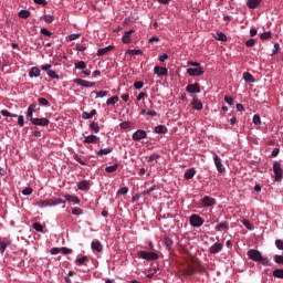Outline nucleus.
I'll return each mask as SVG.
<instances>
[{"label":"nucleus","mask_w":283,"mask_h":283,"mask_svg":"<svg viewBox=\"0 0 283 283\" xmlns=\"http://www.w3.org/2000/svg\"><path fill=\"white\" fill-rule=\"evenodd\" d=\"M243 80L245 83H255V77H253V75L249 72L243 73Z\"/></svg>","instance_id":"bb28decb"},{"label":"nucleus","mask_w":283,"mask_h":283,"mask_svg":"<svg viewBox=\"0 0 283 283\" xmlns=\"http://www.w3.org/2000/svg\"><path fill=\"white\" fill-rule=\"evenodd\" d=\"M224 101H226V103H228V105H233V103H234V99H233V97H231V96H224Z\"/></svg>","instance_id":"774afa93"},{"label":"nucleus","mask_w":283,"mask_h":283,"mask_svg":"<svg viewBox=\"0 0 283 283\" xmlns=\"http://www.w3.org/2000/svg\"><path fill=\"white\" fill-rule=\"evenodd\" d=\"M90 129L94 132V134H98L101 132V127L98 126V123L92 122L90 124Z\"/></svg>","instance_id":"2f4dec72"},{"label":"nucleus","mask_w":283,"mask_h":283,"mask_svg":"<svg viewBox=\"0 0 283 283\" xmlns=\"http://www.w3.org/2000/svg\"><path fill=\"white\" fill-rule=\"evenodd\" d=\"M65 200L67 202H73V205H81V199L78 197L73 196V195H64Z\"/></svg>","instance_id":"aec40b11"},{"label":"nucleus","mask_w":283,"mask_h":283,"mask_svg":"<svg viewBox=\"0 0 283 283\" xmlns=\"http://www.w3.org/2000/svg\"><path fill=\"white\" fill-rule=\"evenodd\" d=\"M18 125H19L20 127H23V125H25V120H24L23 115H19V116H18Z\"/></svg>","instance_id":"680f3d73"},{"label":"nucleus","mask_w":283,"mask_h":283,"mask_svg":"<svg viewBox=\"0 0 283 283\" xmlns=\"http://www.w3.org/2000/svg\"><path fill=\"white\" fill-rule=\"evenodd\" d=\"M46 74H48V76H49L50 78H56V80L60 78L59 74H56V71H54V70H49V71L46 72Z\"/></svg>","instance_id":"79ce46f5"},{"label":"nucleus","mask_w":283,"mask_h":283,"mask_svg":"<svg viewBox=\"0 0 283 283\" xmlns=\"http://www.w3.org/2000/svg\"><path fill=\"white\" fill-rule=\"evenodd\" d=\"M30 10H21L19 13H18V17L20 19H30Z\"/></svg>","instance_id":"72a5a7b5"},{"label":"nucleus","mask_w":283,"mask_h":283,"mask_svg":"<svg viewBox=\"0 0 283 283\" xmlns=\"http://www.w3.org/2000/svg\"><path fill=\"white\" fill-rule=\"evenodd\" d=\"M190 224L191 227L200 228L205 224V219L198 214H192L190 217Z\"/></svg>","instance_id":"39448f33"},{"label":"nucleus","mask_w":283,"mask_h":283,"mask_svg":"<svg viewBox=\"0 0 283 283\" xmlns=\"http://www.w3.org/2000/svg\"><path fill=\"white\" fill-rule=\"evenodd\" d=\"M122 43H125V44L132 43V36L127 35V33H124L122 38Z\"/></svg>","instance_id":"de8ad7c7"},{"label":"nucleus","mask_w":283,"mask_h":283,"mask_svg":"<svg viewBox=\"0 0 283 283\" xmlns=\"http://www.w3.org/2000/svg\"><path fill=\"white\" fill-rule=\"evenodd\" d=\"M255 45V39H249L247 42H245V46L247 48H253Z\"/></svg>","instance_id":"bf43d9fd"},{"label":"nucleus","mask_w":283,"mask_h":283,"mask_svg":"<svg viewBox=\"0 0 283 283\" xmlns=\"http://www.w3.org/2000/svg\"><path fill=\"white\" fill-rule=\"evenodd\" d=\"M126 54H130L132 56H138L140 54H143V50L140 49H129L126 51Z\"/></svg>","instance_id":"7c9ffc66"},{"label":"nucleus","mask_w":283,"mask_h":283,"mask_svg":"<svg viewBox=\"0 0 283 283\" xmlns=\"http://www.w3.org/2000/svg\"><path fill=\"white\" fill-rule=\"evenodd\" d=\"M85 67H87V64H85L84 61H80V62L75 63L76 70H85Z\"/></svg>","instance_id":"c03bdc74"},{"label":"nucleus","mask_w":283,"mask_h":283,"mask_svg":"<svg viewBox=\"0 0 283 283\" xmlns=\"http://www.w3.org/2000/svg\"><path fill=\"white\" fill-rule=\"evenodd\" d=\"M185 275H188V276L196 275V269L191 268L186 270Z\"/></svg>","instance_id":"338daca9"},{"label":"nucleus","mask_w":283,"mask_h":283,"mask_svg":"<svg viewBox=\"0 0 283 283\" xmlns=\"http://www.w3.org/2000/svg\"><path fill=\"white\" fill-rule=\"evenodd\" d=\"M77 188L80 191H90V181L87 180H82L77 184Z\"/></svg>","instance_id":"6ab92c4d"},{"label":"nucleus","mask_w":283,"mask_h":283,"mask_svg":"<svg viewBox=\"0 0 283 283\" xmlns=\"http://www.w3.org/2000/svg\"><path fill=\"white\" fill-rule=\"evenodd\" d=\"M81 34L78 33H72L69 35V41H76V39H80Z\"/></svg>","instance_id":"052dcab7"},{"label":"nucleus","mask_w":283,"mask_h":283,"mask_svg":"<svg viewBox=\"0 0 283 283\" xmlns=\"http://www.w3.org/2000/svg\"><path fill=\"white\" fill-rule=\"evenodd\" d=\"M159 158H160V154L158 153H154L153 155H150L148 157V164L150 165V167H156V165H158Z\"/></svg>","instance_id":"4468645a"},{"label":"nucleus","mask_w":283,"mask_h":283,"mask_svg":"<svg viewBox=\"0 0 283 283\" xmlns=\"http://www.w3.org/2000/svg\"><path fill=\"white\" fill-rule=\"evenodd\" d=\"M11 244H12V241H10V240L0 241V253H1V255H3V253H6V249H8V247H10Z\"/></svg>","instance_id":"412c9836"},{"label":"nucleus","mask_w":283,"mask_h":283,"mask_svg":"<svg viewBox=\"0 0 283 283\" xmlns=\"http://www.w3.org/2000/svg\"><path fill=\"white\" fill-rule=\"evenodd\" d=\"M262 3V0H248L247 7L250 10H255V8H260V4Z\"/></svg>","instance_id":"a211bd4d"},{"label":"nucleus","mask_w":283,"mask_h":283,"mask_svg":"<svg viewBox=\"0 0 283 283\" xmlns=\"http://www.w3.org/2000/svg\"><path fill=\"white\" fill-rule=\"evenodd\" d=\"M154 74H157V76H167L169 74V70L163 66H155Z\"/></svg>","instance_id":"ddd939ff"},{"label":"nucleus","mask_w":283,"mask_h":283,"mask_svg":"<svg viewBox=\"0 0 283 283\" xmlns=\"http://www.w3.org/2000/svg\"><path fill=\"white\" fill-rule=\"evenodd\" d=\"M273 36V33L271 31H266L261 33L260 39L262 41H266L268 39H271Z\"/></svg>","instance_id":"e433bc0d"},{"label":"nucleus","mask_w":283,"mask_h":283,"mask_svg":"<svg viewBox=\"0 0 283 283\" xmlns=\"http://www.w3.org/2000/svg\"><path fill=\"white\" fill-rule=\"evenodd\" d=\"M213 160H214V166L217 168V171L219 174H224L227 169L224 168V165H222V159H220V156H218V154H214Z\"/></svg>","instance_id":"6e6552de"},{"label":"nucleus","mask_w":283,"mask_h":283,"mask_svg":"<svg viewBox=\"0 0 283 283\" xmlns=\"http://www.w3.org/2000/svg\"><path fill=\"white\" fill-rule=\"evenodd\" d=\"M36 109V104H31L29 107H28V111H27V118L28 120H30V123H32V119H34L35 117H33V114Z\"/></svg>","instance_id":"2eb2a0df"},{"label":"nucleus","mask_w":283,"mask_h":283,"mask_svg":"<svg viewBox=\"0 0 283 283\" xmlns=\"http://www.w3.org/2000/svg\"><path fill=\"white\" fill-rule=\"evenodd\" d=\"M222 249H224V244L220 242H216L209 248V253H211L212 255H216V253H220Z\"/></svg>","instance_id":"9d476101"},{"label":"nucleus","mask_w":283,"mask_h":283,"mask_svg":"<svg viewBox=\"0 0 283 283\" xmlns=\"http://www.w3.org/2000/svg\"><path fill=\"white\" fill-rule=\"evenodd\" d=\"M45 23H52L54 21V15L46 14L43 17Z\"/></svg>","instance_id":"6e6d98bb"},{"label":"nucleus","mask_w":283,"mask_h":283,"mask_svg":"<svg viewBox=\"0 0 283 283\" xmlns=\"http://www.w3.org/2000/svg\"><path fill=\"white\" fill-rule=\"evenodd\" d=\"M128 191H129V188H127V187H122V188L118 190V193H119L120 196H125V195L128 193Z\"/></svg>","instance_id":"69168bd1"},{"label":"nucleus","mask_w":283,"mask_h":283,"mask_svg":"<svg viewBox=\"0 0 283 283\" xmlns=\"http://www.w3.org/2000/svg\"><path fill=\"white\" fill-rule=\"evenodd\" d=\"M93 94H96V98H105V96H107L108 92L107 91H99V92L94 91Z\"/></svg>","instance_id":"a19ab883"},{"label":"nucleus","mask_w":283,"mask_h":283,"mask_svg":"<svg viewBox=\"0 0 283 283\" xmlns=\"http://www.w3.org/2000/svg\"><path fill=\"white\" fill-rule=\"evenodd\" d=\"M169 130L167 129V126L165 125H158L155 127V133L156 134H167Z\"/></svg>","instance_id":"c756f323"},{"label":"nucleus","mask_w":283,"mask_h":283,"mask_svg":"<svg viewBox=\"0 0 283 283\" xmlns=\"http://www.w3.org/2000/svg\"><path fill=\"white\" fill-rule=\"evenodd\" d=\"M39 105H42L43 107H48V105H50V101H48V98L44 97H40L38 99Z\"/></svg>","instance_id":"37998d69"},{"label":"nucleus","mask_w":283,"mask_h":283,"mask_svg":"<svg viewBox=\"0 0 283 283\" xmlns=\"http://www.w3.org/2000/svg\"><path fill=\"white\" fill-rule=\"evenodd\" d=\"M77 52H85L87 46L85 44H76Z\"/></svg>","instance_id":"e2e57ef3"},{"label":"nucleus","mask_w":283,"mask_h":283,"mask_svg":"<svg viewBox=\"0 0 283 283\" xmlns=\"http://www.w3.org/2000/svg\"><path fill=\"white\" fill-rule=\"evenodd\" d=\"M122 129H129V127H132V123L129 122H123L119 124Z\"/></svg>","instance_id":"4d7b16f0"},{"label":"nucleus","mask_w":283,"mask_h":283,"mask_svg":"<svg viewBox=\"0 0 283 283\" xmlns=\"http://www.w3.org/2000/svg\"><path fill=\"white\" fill-rule=\"evenodd\" d=\"M32 228L34 229V231H38L39 233H43V226L40 222H34L32 224Z\"/></svg>","instance_id":"58836bf2"},{"label":"nucleus","mask_w":283,"mask_h":283,"mask_svg":"<svg viewBox=\"0 0 283 283\" xmlns=\"http://www.w3.org/2000/svg\"><path fill=\"white\" fill-rule=\"evenodd\" d=\"M114 151V147L108 146L107 148L99 149L97 151L98 156H107V154H112Z\"/></svg>","instance_id":"b1692460"},{"label":"nucleus","mask_w":283,"mask_h":283,"mask_svg":"<svg viewBox=\"0 0 283 283\" xmlns=\"http://www.w3.org/2000/svg\"><path fill=\"white\" fill-rule=\"evenodd\" d=\"M277 52H280V43H274V49L271 53V56H275V54H277Z\"/></svg>","instance_id":"13d9d810"},{"label":"nucleus","mask_w":283,"mask_h":283,"mask_svg":"<svg viewBox=\"0 0 283 283\" xmlns=\"http://www.w3.org/2000/svg\"><path fill=\"white\" fill-rule=\"evenodd\" d=\"M97 140H99L98 136L96 135H88L83 139V143L85 145H92L94 143H97Z\"/></svg>","instance_id":"f3484780"},{"label":"nucleus","mask_w":283,"mask_h":283,"mask_svg":"<svg viewBox=\"0 0 283 283\" xmlns=\"http://www.w3.org/2000/svg\"><path fill=\"white\" fill-rule=\"evenodd\" d=\"M74 83L76 85H81L82 87H94V85H96V82H90L83 78H75Z\"/></svg>","instance_id":"9b49d317"},{"label":"nucleus","mask_w":283,"mask_h":283,"mask_svg":"<svg viewBox=\"0 0 283 283\" xmlns=\"http://www.w3.org/2000/svg\"><path fill=\"white\" fill-rule=\"evenodd\" d=\"M41 34H43L44 36H52V32L50 30H48L46 28H42L40 30Z\"/></svg>","instance_id":"5fc2aeb1"},{"label":"nucleus","mask_w":283,"mask_h":283,"mask_svg":"<svg viewBox=\"0 0 283 283\" xmlns=\"http://www.w3.org/2000/svg\"><path fill=\"white\" fill-rule=\"evenodd\" d=\"M275 247H276V249H279V251H283V241H282V239H277L275 241Z\"/></svg>","instance_id":"603ef678"},{"label":"nucleus","mask_w":283,"mask_h":283,"mask_svg":"<svg viewBox=\"0 0 283 283\" xmlns=\"http://www.w3.org/2000/svg\"><path fill=\"white\" fill-rule=\"evenodd\" d=\"M248 258L252 260V262H261L263 266H271V262L269 258L262 256V252L255 249H251L247 253Z\"/></svg>","instance_id":"f257e3e1"},{"label":"nucleus","mask_w":283,"mask_h":283,"mask_svg":"<svg viewBox=\"0 0 283 283\" xmlns=\"http://www.w3.org/2000/svg\"><path fill=\"white\" fill-rule=\"evenodd\" d=\"M186 92H188V94H200V84L198 83L189 84L186 87Z\"/></svg>","instance_id":"f8f14e48"},{"label":"nucleus","mask_w":283,"mask_h":283,"mask_svg":"<svg viewBox=\"0 0 283 283\" xmlns=\"http://www.w3.org/2000/svg\"><path fill=\"white\" fill-rule=\"evenodd\" d=\"M72 214H73V216H83V209H81V208H74V209L72 210Z\"/></svg>","instance_id":"864d4df0"},{"label":"nucleus","mask_w":283,"mask_h":283,"mask_svg":"<svg viewBox=\"0 0 283 283\" xmlns=\"http://www.w3.org/2000/svg\"><path fill=\"white\" fill-rule=\"evenodd\" d=\"M188 76H202L205 69L202 66L187 69Z\"/></svg>","instance_id":"423d86ee"},{"label":"nucleus","mask_w":283,"mask_h":283,"mask_svg":"<svg viewBox=\"0 0 283 283\" xmlns=\"http://www.w3.org/2000/svg\"><path fill=\"white\" fill-rule=\"evenodd\" d=\"M272 274H273V277L283 280V269H275Z\"/></svg>","instance_id":"f704fd0d"},{"label":"nucleus","mask_w":283,"mask_h":283,"mask_svg":"<svg viewBox=\"0 0 283 283\" xmlns=\"http://www.w3.org/2000/svg\"><path fill=\"white\" fill-rule=\"evenodd\" d=\"M31 124L35 125L38 127H48V125H50V119L42 117V118H34L31 119Z\"/></svg>","instance_id":"1a4fd4ad"},{"label":"nucleus","mask_w":283,"mask_h":283,"mask_svg":"<svg viewBox=\"0 0 283 283\" xmlns=\"http://www.w3.org/2000/svg\"><path fill=\"white\" fill-rule=\"evenodd\" d=\"M274 262H275L276 264H283V255L275 254V255H274Z\"/></svg>","instance_id":"3c124183"},{"label":"nucleus","mask_w":283,"mask_h":283,"mask_svg":"<svg viewBox=\"0 0 283 283\" xmlns=\"http://www.w3.org/2000/svg\"><path fill=\"white\" fill-rule=\"evenodd\" d=\"M138 258H140V260H147L148 262H156V260H158V253L139 251Z\"/></svg>","instance_id":"7ed1b4c3"},{"label":"nucleus","mask_w":283,"mask_h":283,"mask_svg":"<svg viewBox=\"0 0 283 283\" xmlns=\"http://www.w3.org/2000/svg\"><path fill=\"white\" fill-rule=\"evenodd\" d=\"M57 205H65V200L62 198H51L38 202V207H40V209H45V207H56Z\"/></svg>","instance_id":"f03ea898"},{"label":"nucleus","mask_w":283,"mask_h":283,"mask_svg":"<svg viewBox=\"0 0 283 283\" xmlns=\"http://www.w3.org/2000/svg\"><path fill=\"white\" fill-rule=\"evenodd\" d=\"M253 124L254 125H256V126H260V125H262V119L260 118V115H258V114H255L254 116H253Z\"/></svg>","instance_id":"a18cd8bd"},{"label":"nucleus","mask_w":283,"mask_h":283,"mask_svg":"<svg viewBox=\"0 0 283 283\" xmlns=\"http://www.w3.org/2000/svg\"><path fill=\"white\" fill-rule=\"evenodd\" d=\"M242 224H243V227L249 229V231H251L253 229V226H251V222L249 220H247V219L242 220Z\"/></svg>","instance_id":"8fccbe9b"},{"label":"nucleus","mask_w":283,"mask_h":283,"mask_svg":"<svg viewBox=\"0 0 283 283\" xmlns=\"http://www.w3.org/2000/svg\"><path fill=\"white\" fill-rule=\"evenodd\" d=\"M132 138L133 140H135V143L145 140V138H147V132L143 129H137L135 133H133Z\"/></svg>","instance_id":"0eeeda50"},{"label":"nucleus","mask_w":283,"mask_h":283,"mask_svg":"<svg viewBox=\"0 0 283 283\" xmlns=\"http://www.w3.org/2000/svg\"><path fill=\"white\" fill-rule=\"evenodd\" d=\"M144 85H145V83H143L140 81L134 83L135 90H143Z\"/></svg>","instance_id":"0e129e2a"},{"label":"nucleus","mask_w":283,"mask_h":283,"mask_svg":"<svg viewBox=\"0 0 283 283\" xmlns=\"http://www.w3.org/2000/svg\"><path fill=\"white\" fill-rule=\"evenodd\" d=\"M34 189H32L31 187L24 188L22 190V196H32Z\"/></svg>","instance_id":"49530a36"},{"label":"nucleus","mask_w":283,"mask_h":283,"mask_svg":"<svg viewBox=\"0 0 283 283\" xmlns=\"http://www.w3.org/2000/svg\"><path fill=\"white\" fill-rule=\"evenodd\" d=\"M192 109L200 112L202 109V102L200 99H193L191 103Z\"/></svg>","instance_id":"c85d7f7f"},{"label":"nucleus","mask_w":283,"mask_h":283,"mask_svg":"<svg viewBox=\"0 0 283 283\" xmlns=\"http://www.w3.org/2000/svg\"><path fill=\"white\" fill-rule=\"evenodd\" d=\"M217 231H226L229 229V223L223 221L216 227Z\"/></svg>","instance_id":"473e14b6"},{"label":"nucleus","mask_w":283,"mask_h":283,"mask_svg":"<svg viewBox=\"0 0 283 283\" xmlns=\"http://www.w3.org/2000/svg\"><path fill=\"white\" fill-rule=\"evenodd\" d=\"M216 205V199L212 197L206 196L202 198V206L203 207H213Z\"/></svg>","instance_id":"dca6fc26"},{"label":"nucleus","mask_w":283,"mask_h":283,"mask_svg":"<svg viewBox=\"0 0 283 283\" xmlns=\"http://www.w3.org/2000/svg\"><path fill=\"white\" fill-rule=\"evenodd\" d=\"M29 76H30V78H39V76H41V70H39V67H36V66H33L32 69H31V71L29 72Z\"/></svg>","instance_id":"4be33fe9"},{"label":"nucleus","mask_w":283,"mask_h":283,"mask_svg":"<svg viewBox=\"0 0 283 283\" xmlns=\"http://www.w3.org/2000/svg\"><path fill=\"white\" fill-rule=\"evenodd\" d=\"M193 176H196V168H190L186 170L184 178L185 180H191Z\"/></svg>","instance_id":"5701e85b"},{"label":"nucleus","mask_w":283,"mask_h":283,"mask_svg":"<svg viewBox=\"0 0 283 283\" xmlns=\"http://www.w3.org/2000/svg\"><path fill=\"white\" fill-rule=\"evenodd\" d=\"M217 41H227V34L223 32H217V35L214 36Z\"/></svg>","instance_id":"ea45409f"},{"label":"nucleus","mask_w":283,"mask_h":283,"mask_svg":"<svg viewBox=\"0 0 283 283\" xmlns=\"http://www.w3.org/2000/svg\"><path fill=\"white\" fill-rule=\"evenodd\" d=\"M118 101H120V98H118V96L109 97V98L106 101V105H116V103H118Z\"/></svg>","instance_id":"4c0bfd02"},{"label":"nucleus","mask_w":283,"mask_h":283,"mask_svg":"<svg viewBox=\"0 0 283 283\" xmlns=\"http://www.w3.org/2000/svg\"><path fill=\"white\" fill-rule=\"evenodd\" d=\"M60 253H63V255H70L72 254V249L65 247L60 248Z\"/></svg>","instance_id":"09e8293b"},{"label":"nucleus","mask_w":283,"mask_h":283,"mask_svg":"<svg viewBox=\"0 0 283 283\" xmlns=\"http://www.w3.org/2000/svg\"><path fill=\"white\" fill-rule=\"evenodd\" d=\"M164 244L168 251H171V248L174 247V240H171L169 237H165Z\"/></svg>","instance_id":"a878e982"},{"label":"nucleus","mask_w":283,"mask_h":283,"mask_svg":"<svg viewBox=\"0 0 283 283\" xmlns=\"http://www.w3.org/2000/svg\"><path fill=\"white\" fill-rule=\"evenodd\" d=\"M75 264L77 265V266H87V256L86 255H84V256H82V258H78V259H76L75 260Z\"/></svg>","instance_id":"cd10ccee"},{"label":"nucleus","mask_w":283,"mask_h":283,"mask_svg":"<svg viewBox=\"0 0 283 283\" xmlns=\"http://www.w3.org/2000/svg\"><path fill=\"white\" fill-rule=\"evenodd\" d=\"M91 247L93 251H97V253H101L103 251V244L101 243V241L92 242Z\"/></svg>","instance_id":"393cba45"},{"label":"nucleus","mask_w":283,"mask_h":283,"mask_svg":"<svg viewBox=\"0 0 283 283\" xmlns=\"http://www.w3.org/2000/svg\"><path fill=\"white\" fill-rule=\"evenodd\" d=\"M273 171H274V176H275V181L282 182L283 170H282V165L280 164V161H274Z\"/></svg>","instance_id":"20e7f679"},{"label":"nucleus","mask_w":283,"mask_h":283,"mask_svg":"<svg viewBox=\"0 0 283 283\" xmlns=\"http://www.w3.org/2000/svg\"><path fill=\"white\" fill-rule=\"evenodd\" d=\"M118 169V164H114L112 166H107L105 168L106 174H114Z\"/></svg>","instance_id":"c9c22d12"}]
</instances>
